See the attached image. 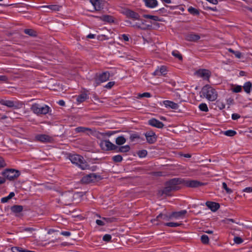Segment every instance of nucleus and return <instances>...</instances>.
<instances>
[{"mask_svg":"<svg viewBox=\"0 0 252 252\" xmlns=\"http://www.w3.org/2000/svg\"><path fill=\"white\" fill-rule=\"evenodd\" d=\"M182 179L174 178L167 182L165 184V187L163 189L159 190L158 194L159 196L163 195H169L170 192L178 190L179 188L178 185L182 184Z\"/></svg>","mask_w":252,"mask_h":252,"instance_id":"obj_1","label":"nucleus"},{"mask_svg":"<svg viewBox=\"0 0 252 252\" xmlns=\"http://www.w3.org/2000/svg\"><path fill=\"white\" fill-rule=\"evenodd\" d=\"M201 93L203 96L210 101H214L218 97V94L215 89L208 85L202 88Z\"/></svg>","mask_w":252,"mask_h":252,"instance_id":"obj_2","label":"nucleus"},{"mask_svg":"<svg viewBox=\"0 0 252 252\" xmlns=\"http://www.w3.org/2000/svg\"><path fill=\"white\" fill-rule=\"evenodd\" d=\"M69 159L73 164L77 165L81 169L85 170L88 167L87 162L83 157L78 155H72L69 156Z\"/></svg>","mask_w":252,"mask_h":252,"instance_id":"obj_3","label":"nucleus"},{"mask_svg":"<svg viewBox=\"0 0 252 252\" xmlns=\"http://www.w3.org/2000/svg\"><path fill=\"white\" fill-rule=\"evenodd\" d=\"M31 109L37 115H45L49 112L50 107L46 105L41 106L38 103H34L31 106Z\"/></svg>","mask_w":252,"mask_h":252,"instance_id":"obj_4","label":"nucleus"},{"mask_svg":"<svg viewBox=\"0 0 252 252\" xmlns=\"http://www.w3.org/2000/svg\"><path fill=\"white\" fill-rule=\"evenodd\" d=\"M0 104L8 108H13L14 109L20 108L23 104L22 102L5 99L0 100Z\"/></svg>","mask_w":252,"mask_h":252,"instance_id":"obj_5","label":"nucleus"},{"mask_svg":"<svg viewBox=\"0 0 252 252\" xmlns=\"http://www.w3.org/2000/svg\"><path fill=\"white\" fill-rule=\"evenodd\" d=\"M73 199V194L71 192H65L62 194L59 198L61 203L64 205H69Z\"/></svg>","mask_w":252,"mask_h":252,"instance_id":"obj_6","label":"nucleus"},{"mask_svg":"<svg viewBox=\"0 0 252 252\" xmlns=\"http://www.w3.org/2000/svg\"><path fill=\"white\" fill-rule=\"evenodd\" d=\"M2 174L6 178L9 180L17 178L20 175L19 172L14 169L5 170Z\"/></svg>","mask_w":252,"mask_h":252,"instance_id":"obj_7","label":"nucleus"},{"mask_svg":"<svg viewBox=\"0 0 252 252\" xmlns=\"http://www.w3.org/2000/svg\"><path fill=\"white\" fill-rule=\"evenodd\" d=\"M182 184H184L186 187L189 188H197L206 184L197 180H185L182 179Z\"/></svg>","mask_w":252,"mask_h":252,"instance_id":"obj_8","label":"nucleus"},{"mask_svg":"<svg viewBox=\"0 0 252 252\" xmlns=\"http://www.w3.org/2000/svg\"><path fill=\"white\" fill-rule=\"evenodd\" d=\"M100 146L104 151L112 150L117 149L118 147L108 140H103L100 143Z\"/></svg>","mask_w":252,"mask_h":252,"instance_id":"obj_9","label":"nucleus"},{"mask_svg":"<svg viewBox=\"0 0 252 252\" xmlns=\"http://www.w3.org/2000/svg\"><path fill=\"white\" fill-rule=\"evenodd\" d=\"M100 179V176L96 175L95 174L92 173L88 174L83 177L81 180L82 183L85 184H89L92 182H94Z\"/></svg>","mask_w":252,"mask_h":252,"instance_id":"obj_10","label":"nucleus"},{"mask_svg":"<svg viewBox=\"0 0 252 252\" xmlns=\"http://www.w3.org/2000/svg\"><path fill=\"white\" fill-rule=\"evenodd\" d=\"M195 73L197 76L207 80H209L211 74L209 70L205 69H199Z\"/></svg>","mask_w":252,"mask_h":252,"instance_id":"obj_11","label":"nucleus"},{"mask_svg":"<svg viewBox=\"0 0 252 252\" xmlns=\"http://www.w3.org/2000/svg\"><path fill=\"white\" fill-rule=\"evenodd\" d=\"M35 139L43 143H51L53 140L52 137L46 134H37L35 136Z\"/></svg>","mask_w":252,"mask_h":252,"instance_id":"obj_12","label":"nucleus"},{"mask_svg":"<svg viewBox=\"0 0 252 252\" xmlns=\"http://www.w3.org/2000/svg\"><path fill=\"white\" fill-rule=\"evenodd\" d=\"M110 77L109 73L108 72H103L100 74L98 78H95V82L96 86L99 85L100 83L106 81Z\"/></svg>","mask_w":252,"mask_h":252,"instance_id":"obj_13","label":"nucleus"},{"mask_svg":"<svg viewBox=\"0 0 252 252\" xmlns=\"http://www.w3.org/2000/svg\"><path fill=\"white\" fill-rule=\"evenodd\" d=\"M145 135L147 141L150 144L154 143L157 140V136L153 131H149L145 133Z\"/></svg>","mask_w":252,"mask_h":252,"instance_id":"obj_14","label":"nucleus"},{"mask_svg":"<svg viewBox=\"0 0 252 252\" xmlns=\"http://www.w3.org/2000/svg\"><path fill=\"white\" fill-rule=\"evenodd\" d=\"M187 212L186 210H182L179 212H174L171 214V219L179 220L180 219H183Z\"/></svg>","mask_w":252,"mask_h":252,"instance_id":"obj_15","label":"nucleus"},{"mask_svg":"<svg viewBox=\"0 0 252 252\" xmlns=\"http://www.w3.org/2000/svg\"><path fill=\"white\" fill-rule=\"evenodd\" d=\"M125 14L127 17L131 18L133 20H139L140 15L137 13L130 9L126 10Z\"/></svg>","mask_w":252,"mask_h":252,"instance_id":"obj_16","label":"nucleus"},{"mask_svg":"<svg viewBox=\"0 0 252 252\" xmlns=\"http://www.w3.org/2000/svg\"><path fill=\"white\" fill-rule=\"evenodd\" d=\"M160 219H162L166 221L171 220H172L171 214H170L169 215H167V214H163L162 213H160L157 217L156 219L151 220V221L152 223H155L156 221H159Z\"/></svg>","mask_w":252,"mask_h":252,"instance_id":"obj_17","label":"nucleus"},{"mask_svg":"<svg viewBox=\"0 0 252 252\" xmlns=\"http://www.w3.org/2000/svg\"><path fill=\"white\" fill-rule=\"evenodd\" d=\"M148 124L154 127L161 128L163 127V124L156 119H152L148 121Z\"/></svg>","mask_w":252,"mask_h":252,"instance_id":"obj_18","label":"nucleus"},{"mask_svg":"<svg viewBox=\"0 0 252 252\" xmlns=\"http://www.w3.org/2000/svg\"><path fill=\"white\" fill-rule=\"evenodd\" d=\"M200 38L198 34L193 33H190L186 35L185 39L186 40L191 42H195Z\"/></svg>","mask_w":252,"mask_h":252,"instance_id":"obj_19","label":"nucleus"},{"mask_svg":"<svg viewBox=\"0 0 252 252\" xmlns=\"http://www.w3.org/2000/svg\"><path fill=\"white\" fill-rule=\"evenodd\" d=\"M90 2L94 6V8L95 10H100L103 8V4L100 0H90Z\"/></svg>","mask_w":252,"mask_h":252,"instance_id":"obj_20","label":"nucleus"},{"mask_svg":"<svg viewBox=\"0 0 252 252\" xmlns=\"http://www.w3.org/2000/svg\"><path fill=\"white\" fill-rule=\"evenodd\" d=\"M206 205L213 212L216 211L220 208L219 204L214 202L207 201Z\"/></svg>","mask_w":252,"mask_h":252,"instance_id":"obj_21","label":"nucleus"},{"mask_svg":"<svg viewBox=\"0 0 252 252\" xmlns=\"http://www.w3.org/2000/svg\"><path fill=\"white\" fill-rule=\"evenodd\" d=\"M126 23L131 24V26L134 28L140 29L142 30H146L149 27H151L150 25H144L142 26L141 24V21H139L138 22H136L135 24H132L131 22L127 21Z\"/></svg>","mask_w":252,"mask_h":252,"instance_id":"obj_22","label":"nucleus"},{"mask_svg":"<svg viewBox=\"0 0 252 252\" xmlns=\"http://www.w3.org/2000/svg\"><path fill=\"white\" fill-rule=\"evenodd\" d=\"M166 67L164 66H162L160 68H158L153 73V75L157 76L164 75L166 74Z\"/></svg>","mask_w":252,"mask_h":252,"instance_id":"obj_23","label":"nucleus"},{"mask_svg":"<svg viewBox=\"0 0 252 252\" xmlns=\"http://www.w3.org/2000/svg\"><path fill=\"white\" fill-rule=\"evenodd\" d=\"M163 104L166 107H169L174 109H177L178 108V105L171 101L165 100L163 102Z\"/></svg>","mask_w":252,"mask_h":252,"instance_id":"obj_24","label":"nucleus"},{"mask_svg":"<svg viewBox=\"0 0 252 252\" xmlns=\"http://www.w3.org/2000/svg\"><path fill=\"white\" fill-rule=\"evenodd\" d=\"M145 5L150 8L155 7L158 5V1L157 0H143Z\"/></svg>","mask_w":252,"mask_h":252,"instance_id":"obj_25","label":"nucleus"},{"mask_svg":"<svg viewBox=\"0 0 252 252\" xmlns=\"http://www.w3.org/2000/svg\"><path fill=\"white\" fill-rule=\"evenodd\" d=\"M11 210L14 213H18L23 211V207L21 205H14L11 207Z\"/></svg>","mask_w":252,"mask_h":252,"instance_id":"obj_26","label":"nucleus"},{"mask_svg":"<svg viewBox=\"0 0 252 252\" xmlns=\"http://www.w3.org/2000/svg\"><path fill=\"white\" fill-rule=\"evenodd\" d=\"M98 18L100 20L108 23H112L114 22L113 17L109 15H103L101 17H99Z\"/></svg>","mask_w":252,"mask_h":252,"instance_id":"obj_27","label":"nucleus"},{"mask_svg":"<svg viewBox=\"0 0 252 252\" xmlns=\"http://www.w3.org/2000/svg\"><path fill=\"white\" fill-rule=\"evenodd\" d=\"M252 87V83L250 82H247L244 84L243 88L246 93L247 94H250Z\"/></svg>","mask_w":252,"mask_h":252,"instance_id":"obj_28","label":"nucleus"},{"mask_svg":"<svg viewBox=\"0 0 252 252\" xmlns=\"http://www.w3.org/2000/svg\"><path fill=\"white\" fill-rule=\"evenodd\" d=\"M117 148H118V150L117 151L121 153H126L130 150V147L128 145L121 146L119 148L118 147Z\"/></svg>","mask_w":252,"mask_h":252,"instance_id":"obj_29","label":"nucleus"},{"mask_svg":"<svg viewBox=\"0 0 252 252\" xmlns=\"http://www.w3.org/2000/svg\"><path fill=\"white\" fill-rule=\"evenodd\" d=\"M15 195V193L13 192H11L9 193V194L5 197H3L1 199V202L2 203H6L10 199H11Z\"/></svg>","mask_w":252,"mask_h":252,"instance_id":"obj_30","label":"nucleus"},{"mask_svg":"<svg viewBox=\"0 0 252 252\" xmlns=\"http://www.w3.org/2000/svg\"><path fill=\"white\" fill-rule=\"evenodd\" d=\"M87 97V95L86 94H82L78 96L77 98V101L78 103H81L86 100Z\"/></svg>","mask_w":252,"mask_h":252,"instance_id":"obj_31","label":"nucleus"},{"mask_svg":"<svg viewBox=\"0 0 252 252\" xmlns=\"http://www.w3.org/2000/svg\"><path fill=\"white\" fill-rule=\"evenodd\" d=\"M88 130H91V129L89 128L82 126L78 127L75 129V131L77 133H85Z\"/></svg>","mask_w":252,"mask_h":252,"instance_id":"obj_32","label":"nucleus"},{"mask_svg":"<svg viewBox=\"0 0 252 252\" xmlns=\"http://www.w3.org/2000/svg\"><path fill=\"white\" fill-rule=\"evenodd\" d=\"M126 141V139L123 136H119L116 139V143L117 145H121L124 144Z\"/></svg>","mask_w":252,"mask_h":252,"instance_id":"obj_33","label":"nucleus"},{"mask_svg":"<svg viewBox=\"0 0 252 252\" xmlns=\"http://www.w3.org/2000/svg\"><path fill=\"white\" fill-rule=\"evenodd\" d=\"M182 224L181 223H178V222H167L165 223L164 225L167 226L171 227H176L178 226H180Z\"/></svg>","mask_w":252,"mask_h":252,"instance_id":"obj_34","label":"nucleus"},{"mask_svg":"<svg viewBox=\"0 0 252 252\" xmlns=\"http://www.w3.org/2000/svg\"><path fill=\"white\" fill-rule=\"evenodd\" d=\"M143 17L145 18L150 19L155 21H160L158 17L156 16L150 15L148 14H144Z\"/></svg>","mask_w":252,"mask_h":252,"instance_id":"obj_35","label":"nucleus"},{"mask_svg":"<svg viewBox=\"0 0 252 252\" xmlns=\"http://www.w3.org/2000/svg\"><path fill=\"white\" fill-rule=\"evenodd\" d=\"M42 8H48L52 10H59V7L56 5H44L42 6Z\"/></svg>","mask_w":252,"mask_h":252,"instance_id":"obj_36","label":"nucleus"},{"mask_svg":"<svg viewBox=\"0 0 252 252\" xmlns=\"http://www.w3.org/2000/svg\"><path fill=\"white\" fill-rule=\"evenodd\" d=\"M224 134L228 136H233L236 134V132L232 130H228L224 131Z\"/></svg>","mask_w":252,"mask_h":252,"instance_id":"obj_37","label":"nucleus"},{"mask_svg":"<svg viewBox=\"0 0 252 252\" xmlns=\"http://www.w3.org/2000/svg\"><path fill=\"white\" fill-rule=\"evenodd\" d=\"M199 108L200 110L204 111V112H208V107L205 103H201L199 105Z\"/></svg>","mask_w":252,"mask_h":252,"instance_id":"obj_38","label":"nucleus"},{"mask_svg":"<svg viewBox=\"0 0 252 252\" xmlns=\"http://www.w3.org/2000/svg\"><path fill=\"white\" fill-rule=\"evenodd\" d=\"M201 240L203 244H208L209 243V238L206 235H203L201 237Z\"/></svg>","mask_w":252,"mask_h":252,"instance_id":"obj_39","label":"nucleus"},{"mask_svg":"<svg viewBox=\"0 0 252 252\" xmlns=\"http://www.w3.org/2000/svg\"><path fill=\"white\" fill-rule=\"evenodd\" d=\"M172 54L175 57L178 58L180 60H182V56L177 51H174L172 52Z\"/></svg>","mask_w":252,"mask_h":252,"instance_id":"obj_40","label":"nucleus"},{"mask_svg":"<svg viewBox=\"0 0 252 252\" xmlns=\"http://www.w3.org/2000/svg\"><path fill=\"white\" fill-rule=\"evenodd\" d=\"M114 161L116 162H119L122 161L123 160V158L121 155H117L115 156H114L112 158Z\"/></svg>","mask_w":252,"mask_h":252,"instance_id":"obj_41","label":"nucleus"},{"mask_svg":"<svg viewBox=\"0 0 252 252\" xmlns=\"http://www.w3.org/2000/svg\"><path fill=\"white\" fill-rule=\"evenodd\" d=\"M190 13L193 15H198L199 14V11L195 8L190 7L188 9Z\"/></svg>","mask_w":252,"mask_h":252,"instance_id":"obj_42","label":"nucleus"},{"mask_svg":"<svg viewBox=\"0 0 252 252\" xmlns=\"http://www.w3.org/2000/svg\"><path fill=\"white\" fill-rule=\"evenodd\" d=\"M228 51L230 52L233 53L237 58L240 59L241 57V53L240 52L235 51L231 49H229Z\"/></svg>","mask_w":252,"mask_h":252,"instance_id":"obj_43","label":"nucleus"},{"mask_svg":"<svg viewBox=\"0 0 252 252\" xmlns=\"http://www.w3.org/2000/svg\"><path fill=\"white\" fill-rule=\"evenodd\" d=\"M138 156L140 158H144L146 156L147 154V152L146 150H141L138 152L137 153Z\"/></svg>","mask_w":252,"mask_h":252,"instance_id":"obj_44","label":"nucleus"},{"mask_svg":"<svg viewBox=\"0 0 252 252\" xmlns=\"http://www.w3.org/2000/svg\"><path fill=\"white\" fill-rule=\"evenodd\" d=\"M222 188L226 190V192L227 193H231L232 192V190L228 188L227 186V185L225 183L223 182L222 183Z\"/></svg>","mask_w":252,"mask_h":252,"instance_id":"obj_45","label":"nucleus"},{"mask_svg":"<svg viewBox=\"0 0 252 252\" xmlns=\"http://www.w3.org/2000/svg\"><path fill=\"white\" fill-rule=\"evenodd\" d=\"M139 138V136L137 134H132L130 135L129 137L131 141H134L135 139H138Z\"/></svg>","mask_w":252,"mask_h":252,"instance_id":"obj_46","label":"nucleus"},{"mask_svg":"<svg viewBox=\"0 0 252 252\" xmlns=\"http://www.w3.org/2000/svg\"><path fill=\"white\" fill-rule=\"evenodd\" d=\"M234 241L237 244H240L243 243V240L239 237H235L234 238Z\"/></svg>","mask_w":252,"mask_h":252,"instance_id":"obj_47","label":"nucleus"},{"mask_svg":"<svg viewBox=\"0 0 252 252\" xmlns=\"http://www.w3.org/2000/svg\"><path fill=\"white\" fill-rule=\"evenodd\" d=\"M25 33L31 36H34L35 35L34 34V32L31 29L25 30Z\"/></svg>","mask_w":252,"mask_h":252,"instance_id":"obj_48","label":"nucleus"},{"mask_svg":"<svg viewBox=\"0 0 252 252\" xmlns=\"http://www.w3.org/2000/svg\"><path fill=\"white\" fill-rule=\"evenodd\" d=\"M102 219L104 220L105 223H109L113 222L115 220L114 218H102Z\"/></svg>","mask_w":252,"mask_h":252,"instance_id":"obj_49","label":"nucleus"},{"mask_svg":"<svg viewBox=\"0 0 252 252\" xmlns=\"http://www.w3.org/2000/svg\"><path fill=\"white\" fill-rule=\"evenodd\" d=\"M111 239V236L109 234H105L103 237V240L106 242H109Z\"/></svg>","mask_w":252,"mask_h":252,"instance_id":"obj_50","label":"nucleus"},{"mask_svg":"<svg viewBox=\"0 0 252 252\" xmlns=\"http://www.w3.org/2000/svg\"><path fill=\"white\" fill-rule=\"evenodd\" d=\"M138 96H139V97H151V94L149 93H144L142 94H139Z\"/></svg>","mask_w":252,"mask_h":252,"instance_id":"obj_51","label":"nucleus"},{"mask_svg":"<svg viewBox=\"0 0 252 252\" xmlns=\"http://www.w3.org/2000/svg\"><path fill=\"white\" fill-rule=\"evenodd\" d=\"M8 78L6 76L0 75V81L2 82H7Z\"/></svg>","mask_w":252,"mask_h":252,"instance_id":"obj_52","label":"nucleus"},{"mask_svg":"<svg viewBox=\"0 0 252 252\" xmlns=\"http://www.w3.org/2000/svg\"><path fill=\"white\" fill-rule=\"evenodd\" d=\"M96 223L97 225H100V226H103L105 224V222L104 221V220L102 219V220H96Z\"/></svg>","mask_w":252,"mask_h":252,"instance_id":"obj_53","label":"nucleus"},{"mask_svg":"<svg viewBox=\"0 0 252 252\" xmlns=\"http://www.w3.org/2000/svg\"><path fill=\"white\" fill-rule=\"evenodd\" d=\"M114 82H109L106 85L105 88L107 89H110L114 86Z\"/></svg>","mask_w":252,"mask_h":252,"instance_id":"obj_54","label":"nucleus"},{"mask_svg":"<svg viewBox=\"0 0 252 252\" xmlns=\"http://www.w3.org/2000/svg\"><path fill=\"white\" fill-rule=\"evenodd\" d=\"M242 90V87L240 86H237L233 89V92L235 93L240 92Z\"/></svg>","mask_w":252,"mask_h":252,"instance_id":"obj_55","label":"nucleus"},{"mask_svg":"<svg viewBox=\"0 0 252 252\" xmlns=\"http://www.w3.org/2000/svg\"><path fill=\"white\" fill-rule=\"evenodd\" d=\"M217 104L220 109H222L225 108V105L222 102L217 101Z\"/></svg>","mask_w":252,"mask_h":252,"instance_id":"obj_56","label":"nucleus"},{"mask_svg":"<svg viewBox=\"0 0 252 252\" xmlns=\"http://www.w3.org/2000/svg\"><path fill=\"white\" fill-rule=\"evenodd\" d=\"M14 249H16V251H18L19 252H24L23 251H26V250H23L22 249V248H19V247H13L12 248V251L13 252H16L15 251H14Z\"/></svg>","mask_w":252,"mask_h":252,"instance_id":"obj_57","label":"nucleus"},{"mask_svg":"<svg viewBox=\"0 0 252 252\" xmlns=\"http://www.w3.org/2000/svg\"><path fill=\"white\" fill-rule=\"evenodd\" d=\"M6 165V164L5 163L4 160L2 157H0V168L3 167Z\"/></svg>","mask_w":252,"mask_h":252,"instance_id":"obj_58","label":"nucleus"},{"mask_svg":"<svg viewBox=\"0 0 252 252\" xmlns=\"http://www.w3.org/2000/svg\"><path fill=\"white\" fill-rule=\"evenodd\" d=\"M222 221L225 223H228V221H231L232 222H235V221L233 219H225L222 220Z\"/></svg>","mask_w":252,"mask_h":252,"instance_id":"obj_59","label":"nucleus"},{"mask_svg":"<svg viewBox=\"0 0 252 252\" xmlns=\"http://www.w3.org/2000/svg\"><path fill=\"white\" fill-rule=\"evenodd\" d=\"M240 117V116L236 113L233 114L232 115V119L234 120H237Z\"/></svg>","mask_w":252,"mask_h":252,"instance_id":"obj_60","label":"nucleus"},{"mask_svg":"<svg viewBox=\"0 0 252 252\" xmlns=\"http://www.w3.org/2000/svg\"><path fill=\"white\" fill-rule=\"evenodd\" d=\"M243 191L246 192H252V187H247L243 189Z\"/></svg>","mask_w":252,"mask_h":252,"instance_id":"obj_61","label":"nucleus"},{"mask_svg":"<svg viewBox=\"0 0 252 252\" xmlns=\"http://www.w3.org/2000/svg\"><path fill=\"white\" fill-rule=\"evenodd\" d=\"M233 102V99L231 98H229L227 100V104L228 105V107L229 106L231 105Z\"/></svg>","mask_w":252,"mask_h":252,"instance_id":"obj_62","label":"nucleus"},{"mask_svg":"<svg viewBox=\"0 0 252 252\" xmlns=\"http://www.w3.org/2000/svg\"><path fill=\"white\" fill-rule=\"evenodd\" d=\"M122 39L126 41H127L129 40L128 37L126 34H123L122 35Z\"/></svg>","mask_w":252,"mask_h":252,"instance_id":"obj_63","label":"nucleus"},{"mask_svg":"<svg viewBox=\"0 0 252 252\" xmlns=\"http://www.w3.org/2000/svg\"><path fill=\"white\" fill-rule=\"evenodd\" d=\"M61 234L66 236H69L70 235V233L68 231H63L61 232Z\"/></svg>","mask_w":252,"mask_h":252,"instance_id":"obj_64","label":"nucleus"}]
</instances>
